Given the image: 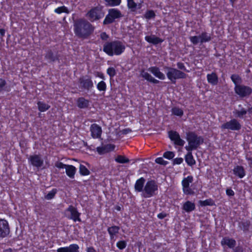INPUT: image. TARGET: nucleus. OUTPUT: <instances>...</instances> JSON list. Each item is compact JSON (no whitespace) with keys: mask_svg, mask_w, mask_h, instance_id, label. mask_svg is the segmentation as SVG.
Returning a JSON list of instances; mask_svg holds the SVG:
<instances>
[{"mask_svg":"<svg viewBox=\"0 0 252 252\" xmlns=\"http://www.w3.org/2000/svg\"><path fill=\"white\" fill-rule=\"evenodd\" d=\"M125 49V44L120 41L108 42L103 46V51L111 56L121 55Z\"/></svg>","mask_w":252,"mask_h":252,"instance_id":"nucleus-1","label":"nucleus"},{"mask_svg":"<svg viewBox=\"0 0 252 252\" xmlns=\"http://www.w3.org/2000/svg\"><path fill=\"white\" fill-rule=\"evenodd\" d=\"M74 26L75 34L80 37L88 35L93 30L91 24L83 19L76 21Z\"/></svg>","mask_w":252,"mask_h":252,"instance_id":"nucleus-2","label":"nucleus"},{"mask_svg":"<svg viewBox=\"0 0 252 252\" xmlns=\"http://www.w3.org/2000/svg\"><path fill=\"white\" fill-rule=\"evenodd\" d=\"M186 139L188 142V145L185 147V149L187 151H192L196 149L203 142L202 137L197 136L193 132L187 133Z\"/></svg>","mask_w":252,"mask_h":252,"instance_id":"nucleus-3","label":"nucleus"},{"mask_svg":"<svg viewBox=\"0 0 252 252\" xmlns=\"http://www.w3.org/2000/svg\"><path fill=\"white\" fill-rule=\"evenodd\" d=\"M158 189V186L155 181H148L144 186L142 195L145 198L153 196L156 194Z\"/></svg>","mask_w":252,"mask_h":252,"instance_id":"nucleus-4","label":"nucleus"},{"mask_svg":"<svg viewBox=\"0 0 252 252\" xmlns=\"http://www.w3.org/2000/svg\"><path fill=\"white\" fill-rule=\"evenodd\" d=\"M166 75L172 83L175 84L178 79H183L187 77V75L183 72L174 68L167 67Z\"/></svg>","mask_w":252,"mask_h":252,"instance_id":"nucleus-5","label":"nucleus"},{"mask_svg":"<svg viewBox=\"0 0 252 252\" xmlns=\"http://www.w3.org/2000/svg\"><path fill=\"white\" fill-rule=\"evenodd\" d=\"M122 16L121 11L117 8H111L108 10V13L106 16L103 24L105 25L113 23L115 19H118Z\"/></svg>","mask_w":252,"mask_h":252,"instance_id":"nucleus-6","label":"nucleus"},{"mask_svg":"<svg viewBox=\"0 0 252 252\" xmlns=\"http://www.w3.org/2000/svg\"><path fill=\"white\" fill-rule=\"evenodd\" d=\"M193 178L192 176H188L184 178L182 181L183 191L186 195H192L194 191L190 187V184L193 182Z\"/></svg>","mask_w":252,"mask_h":252,"instance_id":"nucleus-7","label":"nucleus"},{"mask_svg":"<svg viewBox=\"0 0 252 252\" xmlns=\"http://www.w3.org/2000/svg\"><path fill=\"white\" fill-rule=\"evenodd\" d=\"M234 91L235 93L241 97L248 96L252 93L251 87L243 85L235 86Z\"/></svg>","mask_w":252,"mask_h":252,"instance_id":"nucleus-8","label":"nucleus"},{"mask_svg":"<svg viewBox=\"0 0 252 252\" xmlns=\"http://www.w3.org/2000/svg\"><path fill=\"white\" fill-rule=\"evenodd\" d=\"M222 129H227L231 130H239L241 128V126L236 119H232L221 125Z\"/></svg>","mask_w":252,"mask_h":252,"instance_id":"nucleus-9","label":"nucleus"},{"mask_svg":"<svg viewBox=\"0 0 252 252\" xmlns=\"http://www.w3.org/2000/svg\"><path fill=\"white\" fill-rule=\"evenodd\" d=\"M103 16L101 9L97 7L92 8L87 13V16L91 21L98 20Z\"/></svg>","mask_w":252,"mask_h":252,"instance_id":"nucleus-10","label":"nucleus"},{"mask_svg":"<svg viewBox=\"0 0 252 252\" xmlns=\"http://www.w3.org/2000/svg\"><path fill=\"white\" fill-rule=\"evenodd\" d=\"M28 160L31 164L37 168H41L44 164V160L39 155L31 156L28 158Z\"/></svg>","mask_w":252,"mask_h":252,"instance_id":"nucleus-11","label":"nucleus"},{"mask_svg":"<svg viewBox=\"0 0 252 252\" xmlns=\"http://www.w3.org/2000/svg\"><path fill=\"white\" fill-rule=\"evenodd\" d=\"M10 233V228L7 220L0 219V237L4 238Z\"/></svg>","mask_w":252,"mask_h":252,"instance_id":"nucleus-12","label":"nucleus"},{"mask_svg":"<svg viewBox=\"0 0 252 252\" xmlns=\"http://www.w3.org/2000/svg\"><path fill=\"white\" fill-rule=\"evenodd\" d=\"M168 135L170 139L174 142L175 145L180 146H183L184 145V140L181 138L177 132L171 130L169 131Z\"/></svg>","mask_w":252,"mask_h":252,"instance_id":"nucleus-13","label":"nucleus"},{"mask_svg":"<svg viewBox=\"0 0 252 252\" xmlns=\"http://www.w3.org/2000/svg\"><path fill=\"white\" fill-rule=\"evenodd\" d=\"M91 135L94 138H99L102 133L101 127L96 124H94L90 127Z\"/></svg>","mask_w":252,"mask_h":252,"instance_id":"nucleus-14","label":"nucleus"},{"mask_svg":"<svg viewBox=\"0 0 252 252\" xmlns=\"http://www.w3.org/2000/svg\"><path fill=\"white\" fill-rule=\"evenodd\" d=\"M66 210L70 213L69 219L73 220L74 221H81L80 218V213L77 211L74 207L69 206Z\"/></svg>","mask_w":252,"mask_h":252,"instance_id":"nucleus-15","label":"nucleus"},{"mask_svg":"<svg viewBox=\"0 0 252 252\" xmlns=\"http://www.w3.org/2000/svg\"><path fill=\"white\" fill-rule=\"evenodd\" d=\"M78 245L71 244L68 247H61L57 249V252H79Z\"/></svg>","mask_w":252,"mask_h":252,"instance_id":"nucleus-16","label":"nucleus"},{"mask_svg":"<svg viewBox=\"0 0 252 252\" xmlns=\"http://www.w3.org/2000/svg\"><path fill=\"white\" fill-rule=\"evenodd\" d=\"M221 244L224 248L227 247L230 249H233L236 246V242L232 238L226 237L222 239Z\"/></svg>","mask_w":252,"mask_h":252,"instance_id":"nucleus-17","label":"nucleus"},{"mask_svg":"<svg viewBox=\"0 0 252 252\" xmlns=\"http://www.w3.org/2000/svg\"><path fill=\"white\" fill-rule=\"evenodd\" d=\"M148 71L151 72L155 76L160 80H164L165 78V75L160 71L159 68L158 67H151L149 68Z\"/></svg>","mask_w":252,"mask_h":252,"instance_id":"nucleus-18","label":"nucleus"},{"mask_svg":"<svg viewBox=\"0 0 252 252\" xmlns=\"http://www.w3.org/2000/svg\"><path fill=\"white\" fill-rule=\"evenodd\" d=\"M140 76L147 81L154 84H158L159 81L154 78L150 74L145 70H142L140 72Z\"/></svg>","mask_w":252,"mask_h":252,"instance_id":"nucleus-19","label":"nucleus"},{"mask_svg":"<svg viewBox=\"0 0 252 252\" xmlns=\"http://www.w3.org/2000/svg\"><path fill=\"white\" fill-rule=\"evenodd\" d=\"M89 100L85 99L84 97H79L77 100V105L79 108H86L89 106Z\"/></svg>","mask_w":252,"mask_h":252,"instance_id":"nucleus-20","label":"nucleus"},{"mask_svg":"<svg viewBox=\"0 0 252 252\" xmlns=\"http://www.w3.org/2000/svg\"><path fill=\"white\" fill-rule=\"evenodd\" d=\"M145 39L148 42L154 44H158L163 42L162 39L157 37L154 35L146 36Z\"/></svg>","mask_w":252,"mask_h":252,"instance_id":"nucleus-21","label":"nucleus"},{"mask_svg":"<svg viewBox=\"0 0 252 252\" xmlns=\"http://www.w3.org/2000/svg\"><path fill=\"white\" fill-rule=\"evenodd\" d=\"M145 182V180L144 178L141 177L140 179H138L135 184V189L136 191L138 192H143L144 189V185Z\"/></svg>","mask_w":252,"mask_h":252,"instance_id":"nucleus-22","label":"nucleus"},{"mask_svg":"<svg viewBox=\"0 0 252 252\" xmlns=\"http://www.w3.org/2000/svg\"><path fill=\"white\" fill-rule=\"evenodd\" d=\"M80 83L84 88L87 90H90L94 86L92 80L89 78L82 79L80 81Z\"/></svg>","mask_w":252,"mask_h":252,"instance_id":"nucleus-23","label":"nucleus"},{"mask_svg":"<svg viewBox=\"0 0 252 252\" xmlns=\"http://www.w3.org/2000/svg\"><path fill=\"white\" fill-rule=\"evenodd\" d=\"M76 171V168L71 165H67L65 168L66 174L70 178H74Z\"/></svg>","mask_w":252,"mask_h":252,"instance_id":"nucleus-24","label":"nucleus"},{"mask_svg":"<svg viewBox=\"0 0 252 252\" xmlns=\"http://www.w3.org/2000/svg\"><path fill=\"white\" fill-rule=\"evenodd\" d=\"M120 227L117 226H112L108 228L107 230L111 240L114 239L115 235L118 233Z\"/></svg>","mask_w":252,"mask_h":252,"instance_id":"nucleus-25","label":"nucleus"},{"mask_svg":"<svg viewBox=\"0 0 252 252\" xmlns=\"http://www.w3.org/2000/svg\"><path fill=\"white\" fill-rule=\"evenodd\" d=\"M127 6L132 11H135L138 9L141 8V4H137L134 0H127Z\"/></svg>","mask_w":252,"mask_h":252,"instance_id":"nucleus-26","label":"nucleus"},{"mask_svg":"<svg viewBox=\"0 0 252 252\" xmlns=\"http://www.w3.org/2000/svg\"><path fill=\"white\" fill-rule=\"evenodd\" d=\"M207 78L208 82L210 84L213 85H216L218 84V78L216 73H212L211 74H207Z\"/></svg>","mask_w":252,"mask_h":252,"instance_id":"nucleus-27","label":"nucleus"},{"mask_svg":"<svg viewBox=\"0 0 252 252\" xmlns=\"http://www.w3.org/2000/svg\"><path fill=\"white\" fill-rule=\"evenodd\" d=\"M234 174L238 176L240 178H242L245 176V172L243 167L237 166L233 169Z\"/></svg>","mask_w":252,"mask_h":252,"instance_id":"nucleus-28","label":"nucleus"},{"mask_svg":"<svg viewBox=\"0 0 252 252\" xmlns=\"http://www.w3.org/2000/svg\"><path fill=\"white\" fill-rule=\"evenodd\" d=\"M188 153L185 156V160L187 164L189 166L193 165L195 164V161L193 158L191 153L192 151H188Z\"/></svg>","mask_w":252,"mask_h":252,"instance_id":"nucleus-29","label":"nucleus"},{"mask_svg":"<svg viewBox=\"0 0 252 252\" xmlns=\"http://www.w3.org/2000/svg\"><path fill=\"white\" fill-rule=\"evenodd\" d=\"M195 209L194 203L188 201L186 202L183 205V209L187 212L192 211Z\"/></svg>","mask_w":252,"mask_h":252,"instance_id":"nucleus-30","label":"nucleus"},{"mask_svg":"<svg viewBox=\"0 0 252 252\" xmlns=\"http://www.w3.org/2000/svg\"><path fill=\"white\" fill-rule=\"evenodd\" d=\"M37 106H38V110L40 112H45L46 110H47L48 109H49V108L50 107V105H49L48 104H47L43 102H42V101L38 102Z\"/></svg>","mask_w":252,"mask_h":252,"instance_id":"nucleus-31","label":"nucleus"},{"mask_svg":"<svg viewBox=\"0 0 252 252\" xmlns=\"http://www.w3.org/2000/svg\"><path fill=\"white\" fill-rule=\"evenodd\" d=\"M232 82L234 83L235 86L240 85L242 82L241 78L238 75L233 74L231 76Z\"/></svg>","mask_w":252,"mask_h":252,"instance_id":"nucleus-32","label":"nucleus"},{"mask_svg":"<svg viewBox=\"0 0 252 252\" xmlns=\"http://www.w3.org/2000/svg\"><path fill=\"white\" fill-rule=\"evenodd\" d=\"M247 113V111L244 108H242L241 110H236L233 112L234 114L237 117L243 118L244 116Z\"/></svg>","mask_w":252,"mask_h":252,"instance_id":"nucleus-33","label":"nucleus"},{"mask_svg":"<svg viewBox=\"0 0 252 252\" xmlns=\"http://www.w3.org/2000/svg\"><path fill=\"white\" fill-rule=\"evenodd\" d=\"M105 1L106 5L115 6L120 4L121 0H105Z\"/></svg>","mask_w":252,"mask_h":252,"instance_id":"nucleus-34","label":"nucleus"},{"mask_svg":"<svg viewBox=\"0 0 252 252\" xmlns=\"http://www.w3.org/2000/svg\"><path fill=\"white\" fill-rule=\"evenodd\" d=\"M200 42L203 43L208 42L211 40V37L206 32H203L200 35Z\"/></svg>","mask_w":252,"mask_h":252,"instance_id":"nucleus-35","label":"nucleus"},{"mask_svg":"<svg viewBox=\"0 0 252 252\" xmlns=\"http://www.w3.org/2000/svg\"><path fill=\"white\" fill-rule=\"evenodd\" d=\"M171 111L173 114L177 116H182L184 113L182 109L176 107L173 108Z\"/></svg>","mask_w":252,"mask_h":252,"instance_id":"nucleus-36","label":"nucleus"},{"mask_svg":"<svg viewBox=\"0 0 252 252\" xmlns=\"http://www.w3.org/2000/svg\"><path fill=\"white\" fill-rule=\"evenodd\" d=\"M115 161L120 163H125L128 162L129 159L124 156H118L116 158Z\"/></svg>","mask_w":252,"mask_h":252,"instance_id":"nucleus-37","label":"nucleus"},{"mask_svg":"<svg viewBox=\"0 0 252 252\" xmlns=\"http://www.w3.org/2000/svg\"><path fill=\"white\" fill-rule=\"evenodd\" d=\"M79 171L81 175L85 176L88 175L90 174L89 170L85 166L80 164L79 167Z\"/></svg>","mask_w":252,"mask_h":252,"instance_id":"nucleus-38","label":"nucleus"},{"mask_svg":"<svg viewBox=\"0 0 252 252\" xmlns=\"http://www.w3.org/2000/svg\"><path fill=\"white\" fill-rule=\"evenodd\" d=\"M55 12L58 14H61L62 13H68L69 11L67 8L64 6L59 7L56 8L54 10Z\"/></svg>","mask_w":252,"mask_h":252,"instance_id":"nucleus-39","label":"nucleus"},{"mask_svg":"<svg viewBox=\"0 0 252 252\" xmlns=\"http://www.w3.org/2000/svg\"><path fill=\"white\" fill-rule=\"evenodd\" d=\"M96 87L99 91H105L106 90V84L103 81H101L97 84Z\"/></svg>","mask_w":252,"mask_h":252,"instance_id":"nucleus-40","label":"nucleus"},{"mask_svg":"<svg viewBox=\"0 0 252 252\" xmlns=\"http://www.w3.org/2000/svg\"><path fill=\"white\" fill-rule=\"evenodd\" d=\"M155 16L154 11L151 10L147 11L144 15L145 18L148 20L155 18Z\"/></svg>","mask_w":252,"mask_h":252,"instance_id":"nucleus-41","label":"nucleus"},{"mask_svg":"<svg viewBox=\"0 0 252 252\" xmlns=\"http://www.w3.org/2000/svg\"><path fill=\"white\" fill-rule=\"evenodd\" d=\"M56 193L57 189H53L45 195V198L47 200H50L54 198Z\"/></svg>","mask_w":252,"mask_h":252,"instance_id":"nucleus-42","label":"nucleus"},{"mask_svg":"<svg viewBox=\"0 0 252 252\" xmlns=\"http://www.w3.org/2000/svg\"><path fill=\"white\" fill-rule=\"evenodd\" d=\"M163 156L165 158H167L168 159H171L174 157L175 154L173 152L167 151L164 153Z\"/></svg>","mask_w":252,"mask_h":252,"instance_id":"nucleus-43","label":"nucleus"},{"mask_svg":"<svg viewBox=\"0 0 252 252\" xmlns=\"http://www.w3.org/2000/svg\"><path fill=\"white\" fill-rule=\"evenodd\" d=\"M189 39H190V42L192 44L196 45L200 42V35L199 36H190L189 37Z\"/></svg>","mask_w":252,"mask_h":252,"instance_id":"nucleus-44","label":"nucleus"},{"mask_svg":"<svg viewBox=\"0 0 252 252\" xmlns=\"http://www.w3.org/2000/svg\"><path fill=\"white\" fill-rule=\"evenodd\" d=\"M117 247L120 250H123L126 246V243L125 241H119L116 244Z\"/></svg>","mask_w":252,"mask_h":252,"instance_id":"nucleus-45","label":"nucleus"},{"mask_svg":"<svg viewBox=\"0 0 252 252\" xmlns=\"http://www.w3.org/2000/svg\"><path fill=\"white\" fill-rule=\"evenodd\" d=\"M105 153H108L110 151H113L115 149V146L112 144H107L103 146Z\"/></svg>","mask_w":252,"mask_h":252,"instance_id":"nucleus-46","label":"nucleus"},{"mask_svg":"<svg viewBox=\"0 0 252 252\" xmlns=\"http://www.w3.org/2000/svg\"><path fill=\"white\" fill-rule=\"evenodd\" d=\"M105 153H108L110 151H113L115 149V146L112 144H107L103 146Z\"/></svg>","mask_w":252,"mask_h":252,"instance_id":"nucleus-47","label":"nucleus"},{"mask_svg":"<svg viewBox=\"0 0 252 252\" xmlns=\"http://www.w3.org/2000/svg\"><path fill=\"white\" fill-rule=\"evenodd\" d=\"M155 162L157 163L165 165L168 163L167 161H165L163 159V158L161 157L155 159Z\"/></svg>","mask_w":252,"mask_h":252,"instance_id":"nucleus-48","label":"nucleus"},{"mask_svg":"<svg viewBox=\"0 0 252 252\" xmlns=\"http://www.w3.org/2000/svg\"><path fill=\"white\" fill-rule=\"evenodd\" d=\"M107 73L111 77H113L116 75V70L114 67H109Z\"/></svg>","mask_w":252,"mask_h":252,"instance_id":"nucleus-49","label":"nucleus"},{"mask_svg":"<svg viewBox=\"0 0 252 252\" xmlns=\"http://www.w3.org/2000/svg\"><path fill=\"white\" fill-rule=\"evenodd\" d=\"M55 166L59 168V169H63V168H66L67 165L66 164H63V162H59V161H58V162H56L55 163Z\"/></svg>","mask_w":252,"mask_h":252,"instance_id":"nucleus-50","label":"nucleus"},{"mask_svg":"<svg viewBox=\"0 0 252 252\" xmlns=\"http://www.w3.org/2000/svg\"><path fill=\"white\" fill-rule=\"evenodd\" d=\"M200 204L201 206L212 205L213 203L211 200L207 199L204 201H200Z\"/></svg>","mask_w":252,"mask_h":252,"instance_id":"nucleus-51","label":"nucleus"},{"mask_svg":"<svg viewBox=\"0 0 252 252\" xmlns=\"http://www.w3.org/2000/svg\"><path fill=\"white\" fill-rule=\"evenodd\" d=\"M96 151L99 155H102L105 153L103 146L97 147Z\"/></svg>","mask_w":252,"mask_h":252,"instance_id":"nucleus-52","label":"nucleus"},{"mask_svg":"<svg viewBox=\"0 0 252 252\" xmlns=\"http://www.w3.org/2000/svg\"><path fill=\"white\" fill-rule=\"evenodd\" d=\"M177 66L180 69H183V70H186V67H185L184 64L183 63H177Z\"/></svg>","mask_w":252,"mask_h":252,"instance_id":"nucleus-53","label":"nucleus"},{"mask_svg":"<svg viewBox=\"0 0 252 252\" xmlns=\"http://www.w3.org/2000/svg\"><path fill=\"white\" fill-rule=\"evenodd\" d=\"M6 82L2 79H0V90L5 86Z\"/></svg>","mask_w":252,"mask_h":252,"instance_id":"nucleus-54","label":"nucleus"},{"mask_svg":"<svg viewBox=\"0 0 252 252\" xmlns=\"http://www.w3.org/2000/svg\"><path fill=\"white\" fill-rule=\"evenodd\" d=\"M226 193L229 196H232L234 194V191L231 189H227Z\"/></svg>","mask_w":252,"mask_h":252,"instance_id":"nucleus-55","label":"nucleus"},{"mask_svg":"<svg viewBox=\"0 0 252 252\" xmlns=\"http://www.w3.org/2000/svg\"><path fill=\"white\" fill-rule=\"evenodd\" d=\"M183 161V158H176L174 160V162L178 164H181Z\"/></svg>","mask_w":252,"mask_h":252,"instance_id":"nucleus-56","label":"nucleus"},{"mask_svg":"<svg viewBox=\"0 0 252 252\" xmlns=\"http://www.w3.org/2000/svg\"><path fill=\"white\" fill-rule=\"evenodd\" d=\"M166 217V214L165 213H159L158 215V217L159 219H162Z\"/></svg>","mask_w":252,"mask_h":252,"instance_id":"nucleus-57","label":"nucleus"},{"mask_svg":"<svg viewBox=\"0 0 252 252\" xmlns=\"http://www.w3.org/2000/svg\"><path fill=\"white\" fill-rule=\"evenodd\" d=\"M246 159L248 161V163L250 166H252V157H246Z\"/></svg>","mask_w":252,"mask_h":252,"instance_id":"nucleus-58","label":"nucleus"},{"mask_svg":"<svg viewBox=\"0 0 252 252\" xmlns=\"http://www.w3.org/2000/svg\"><path fill=\"white\" fill-rule=\"evenodd\" d=\"M87 252H96V251L93 247H90L87 249Z\"/></svg>","mask_w":252,"mask_h":252,"instance_id":"nucleus-59","label":"nucleus"},{"mask_svg":"<svg viewBox=\"0 0 252 252\" xmlns=\"http://www.w3.org/2000/svg\"><path fill=\"white\" fill-rule=\"evenodd\" d=\"M96 76L99 77L100 78H101L103 79H104V76L103 74L100 72H97L96 74Z\"/></svg>","mask_w":252,"mask_h":252,"instance_id":"nucleus-60","label":"nucleus"},{"mask_svg":"<svg viewBox=\"0 0 252 252\" xmlns=\"http://www.w3.org/2000/svg\"><path fill=\"white\" fill-rule=\"evenodd\" d=\"M101 37L102 39L105 40L108 38V36L105 32H103L101 34Z\"/></svg>","mask_w":252,"mask_h":252,"instance_id":"nucleus-61","label":"nucleus"},{"mask_svg":"<svg viewBox=\"0 0 252 252\" xmlns=\"http://www.w3.org/2000/svg\"><path fill=\"white\" fill-rule=\"evenodd\" d=\"M52 54L51 53H48V54L46 55L45 57H46V58H47V59H50V60H53V58H52Z\"/></svg>","mask_w":252,"mask_h":252,"instance_id":"nucleus-62","label":"nucleus"},{"mask_svg":"<svg viewBox=\"0 0 252 252\" xmlns=\"http://www.w3.org/2000/svg\"><path fill=\"white\" fill-rule=\"evenodd\" d=\"M0 33L1 35H3L5 33V30L4 29H0Z\"/></svg>","mask_w":252,"mask_h":252,"instance_id":"nucleus-63","label":"nucleus"},{"mask_svg":"<svg viewBox=\"0 0 252 252\" xmlns=\"http://www.w3.org/2000/svg\"><path fill=\"white\" fill-rule=\"evenodd\" d=\"M3 252H12V249H6L5 250L3 251Z\"/></svg>","mask_w":252,"mask_h":252,"instance_id":"nucleus-64","label":"nucleus"}]
</instances>
